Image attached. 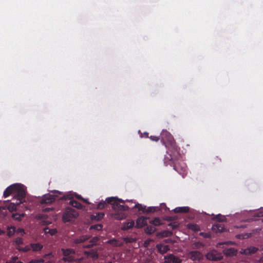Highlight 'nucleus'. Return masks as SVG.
<instances>
[{
  "mask_svg": "<svg viewBox=\"0 0 263 263\" xmlns=\"http://www.w3.org/2000/svg\"><path fill=\"white\" fill-rule=\"evenodd\" d=\"M108 263H112V262H111L109 261V262H108Z\"/></svg>",
  "mask_w": 263,
  "mask_h": 263,
  "instance_id": "53",
  "label": "nucleus"
},
{
  "mask_svg": "<svg viewBox=\"0 0 263 263\" xmlns=\"http://www.w3.org/2000/svg\"><path fill=\"white\" fill-rule=\"evenodd\" d=\"M106 203H107V202H105L104 201H101L97 204V208L99 210L103 209L105 207V206L106 205Z\"/></svg>",
  "mask_w": 263,
  "mask_h": 263,
  "instance_id": "37",
  "label": "nucleus"
},
{
  "mask_svg": "<svg viewBox=\"0 0 263 263\" xmlns=\"http://www.w3.org/2000/svg\"><path fill=\"white\" fill-rule=\"evenodd\" d=\"M90 238V236L87 235H82L79 237L74 239L73 242L75 244H79L85 242L88 240Z\"/></svg>",
  "mask_w": 263,
  "mask_h": 263,
  "instance_id": "14",
  "label": "nucleus"
},
{
  "mask_svg": "<svg viewBox=\"0 0 263 263\" xmlns=\"http://www.w3.org/2000/svg\"><path fill=\"white\" fill-rule=\"evenodd\" d=\"M213 220H216L219 222L223 221L225 217L222 216L221 214H218L215 216L213 218Z\"/></svg>",
  "mask_w": 263,
  "mask_h": 263,
  "instance_id": "35",
  "label": "nucleus"
},
{
  "mask_svg": "<svg viewBox=\"0 0 263 263\" xmlns=\"http://www.w3.org/2000/svg\"><path fill=\"white\" fill-rule=\"evenodd\" d=\"M175 213H186L190 211V208L188 206L177 207L174 209Z\"/></svg>",
  "mask_w": 263,
  "mask_h": 263,
  "instance_id": "18",
  "label": "nucleus"
},
{
  "mask_svg": "<svg viewBox=\"0 0 263 263\" xmlns=\"http://www.w3.org/2000/svg\"><path fill=\"white\" fill-rule=\"evenodd\" d=\"M76 197L77 199L82 200L84 201V202H87L86 200H85L84 199H83L81 195H77Z\"/></svg>",
  "mask_w": 263,
  "mask_h": 263,
  "instance_id": "45",
  "label": "nucleus"
},
{
  "mask_svg": "<svg viewBox=\"0 0 263 263\" xmlns=\"http://www.w3.org/2000/svg\"><path fill=\"white\" fill-rule=\"evenodd\" d=\"M168 159L171 161H172V164H173L174 169L179 174L183 173L186 168V166L185 163L180 160H174L173 157L171 155H170L169 157H166L165 159ZM171 164V163H170Z\"/></svg>",
  "mask_w": 263,
  "mask_h": 263,
  "instance_id": "6",
  "label": "nucleus"
},
{
  "mask_svg": "<svg viewBox=\"0 0 263 263\" xmlns=\"http://www.w3.org/2000/svg\"><path fill=\"white\" fill-rule=\"evenodd\" d=\"M6 263H9V262L7 261Z\"/></svg>",
  "mask_w": 263,
  "mask_h": 263,
  "instance_id": "54",
  "label": "nucleus"
},
{
  "mask_svg": "<svg viewBox=\"0 0 263 263\" xmlns=\"http://www.w3.org/2000/svg\"><path fill=\"white\" fill-rule=\"evenodd\" d=\"M144 135H145V137L148 138V133L147 132H145L144 133Z\"/></svg>",
  "mask_w": 263,
  "mask_h": 263,
  "instance_id": "47",
  "label": "nucleus"
},
{
  "mask_svg": "<svg viewBox=\"0 0 263 263\" xmlns=\"http://www.w3.org/2000/svg\"><path fill=\"white\" fill-rule=\"evenodd\" d=\"M206 258L209 260L218 261L222 259V256L221 253L216 250H213L209 252L206 255Z\"/></svg>",
  "mask_w": 263,
  "mask_h": 263,
  "instance_id": "8",
  "label": "nucleus"
},
{
  "mask_svg": "<svg viewBox=\"0 0 263 263\" xmlns=\"http://www.w3.org/2000/svg\"><path fill=\"white\" fill-rule=\"evenodd\" d=\"M155 211H156V210H155V207H149L145 211V213H149L154 212Z\"/></svg>",
  "mask_w": 263,
  "mask_h": 263,
  "instance_id": "43",
  "label": "nucleus"
},
{
  "mask_svg": "<svg viewBox=\"0 0 263 263\" xmlns=\"http://www.w3.org/2000/svg\"><path fill=\"white\" fill-rule=\"evenodd\" d=\"M4 202L7 203V204L5 206H0V212H2L3 210H5L6 209L12 212L16 210V206L18 205L16 204V202L15 203H9L8 201H5Z\"/></svg>",
  "mask_w": 263,
  "mask_h": 263,
  "instance_id": "9",
  "label": "nucleus"
},
{
  "mask_svg": "<svg viewBox=\"0 0 263 263\" xmlns=\"http://www.w3.org/2000/svg\"><path fill=\"white\" fill-rule=\"evenodd\" d=\"M212 229L214 231L217 233L223 232L225 230V228L223 224L217 223L213 226Z\"/></svg>",
  "mask_w": 263,
  "mask_h": 263,
  "instance_id": "17",
  "label": "nucleus"
},
{
  "mask_svg": "<svg viewBox=\"0 0 263 263\" xmlns=\"http://www.w3.org/2000/svg\"><path fill=\"white\" fill-rule=\"evenodd\" d=\"M99 238L98 236L93 237L90 241V244L85 246V248H91L93 247L94 245H96L98 241H99Z\"/></svg>",
  "mask_w": 263,
  "mask_h": 263,
  "instance_id": "24",
  "label": "nucleus"
},
{
  "mask_svg": "<svg viewBox=\"0 0 263 263\" xmlns=\"http://www.w3.org/2000/svg\"><path fill=\"white\" fill-rule=\"evenodd\" d=\"M112 216L114 218L117 220H122L126 218V215L122 212H117L112 214Z\"/></svg>",
  "mask_w": 263,
  "mask_h": 263,
  "instance_id": "20",
  "label": "nucleus"
},
{
  "mask_svg": "<svg viewBox=\"0 0 263 263\" xmlns=\"http://www.w3.org/2000/svg\"><path fill=\"white\" fill-rule=\"evenodd\" d=\"M31 247L33 251H41L43 248V245L39 243H31Z\"/></svg>",
  "mask_w": 263,
  "mask_h": 263,
  "instance_id": "22",
  "label": "nucleus"
},
{
  "mask_svg": "<svg viewBox=\"0 0 263 263\" xmlns=\"http://www.w3.org/2000/svg\"><path fill=\"white\" fill-rule=\"evenodd\" d=\"M16 263H23V262H21V261H18V262H17Z\"/></svg>",
  "mask_w": 263,
  "mask_h": 263,
  "instance_id": "51",
  "label": "nucleus"
},
{
  "mask_svg": "<svg viewBox=\"0 0 263 263\" xmlns=\"http://www.w3.org/2000/svg\"><path fill=\"white\" fill-rule=\"evenodd\" d=\"M28 263H34L33 260L29 261Z\"/></svg>",
  "mask_w": 263,
  "mask_h": 263,
  "instance_id": "50",
  "label": "nucleus"
},
{
  "mask_svg": "<svg viewBox=\"0 0 263 263\" xmlns=\"http://www.w3.org/2000/svg\"><path fill=\"white\" fill-rule=\"evenodd\" d=\"M145 231L147 234H151L154 233L156 231V229L154 226H149L146 228Z\"/></svg>",
  "mask_w": 263,
  "mask_h": 263,
  "instance_id": "30",
  "label": "nucleus"
},
{
  "mask_svg": "<svg viewBox=\"0 0 263 263\" xmlns=\"http://www.w3.org/2000/svg\"><path fill=\"white\" fill-rule=\"evenodd\" d=\"M63 254L62 260L65 262H72L77 260L76 254L74 249L71 248L61 249Z\"/></svg>",
  "mask_w": 263,
  "mask_h": 263,
  "instance_id": "5",
  "label": "nucleus"
},
{
  "mask_svg": "<svg viewBox=\"0 0 263 263\" xmlns=\"http://www.w3.org/2000/svg\"><path fill=\"white\" fill-rule=\"evenodd\" d=\"M189 228L195 232H198L200 230L199 227L197 224H190Z\"/></svg>",
  "mask_w": 263,
  "mask_h": 263,
  "instance_id": "36",
  "label": "nucleus"
},
{
  "mask_svg": "<svg viewBox=\"0 0 263 263\" xmlns=\"http://www.w3.org/2000/svg\"><path fill=\"white\" fill-rule=\"evenodd\" d=\"M106 201L107 203L111 204L112 209L115 211H126L129 209V208L128 205H124L123 203L125 201L132 202L133 200H123L117 197H110L107 198Z\"/></svg>",
  "mask_w": 263,
  "mask_h": 263,
  "instance_id": "4",
  "label": "nucleus"
},
{
  "mask_svg": "<svg viewBox=\"0 0 263 263\" xmlns=\"http://www.w3.org/2000/svg\"><path fill=\"white\" fill-rule=\"evenodd\" d=\"M12 218L17 221H21L22 220V218L24 217V214H20L18 213H14L12 215Z\"/></svg>",
  "mask_w": 263,
  "mask_h": 263,
  "instance_id": "32",
  "label": "nucleus"
},
{
  "mask_svg": "<svg viewBox=\"0 0 263 263\" xmlns=\"http://www.w3.org/2000/svg\"><path fill=\"white\" fill-rule=\"evenodd\" d=\"M85 254H86L88 257H93L96 256V252L93 250L86 251L85 252Z\"/></svg>",
  "mask_w": 263,
  "mask_h": 263,
  "instance_id": "39",
  "label": "nucleus"
},
{
  "mask_svg": "<svg viewBox=\"0 0 263 263\" xmlns=\"http://www.w3.org/2000/svg\"><path fill=\"white\" fill-rule=\"evenodd\" d=\"M4 231L0 229V235L4 234Z\"/></svg>",
  "mask_w": 263,
  "mask_h": 263,
  "instance_id": "49",
  "label": "nucleus"
},
{
  "mask_svg": "<svg viewBox=\"0 0 263 263\" xmlns=\"http://www.w3.org/2000/svg\"><path fill=\"white\" fill-rule=\"evenodd\" d=\"M223 254L227 256H233L237 254V250L233 248L226 249L223 251Z\"/></svg>",
  "mask_w": 263,
  "mask_h": 263,
  "instance_id": "15",
  "label": "nucleus"
},
{
  "mask_svg": "<svg viewBox=\"0 0 263 263\" xmlns=\"http://www.w3.org/2000/svg\"><path fill=\"white\" fill-rule=\"evenodd\" d=\"M149 138L152 141L156 142H157L159 141V140H160V136L158 137L156 136H151Z\"/></svg>",
  "mask_w": 263,
  "mask_h": 263,
  "instance_id": "41",
  "label": "nucleus"
},
{
  "mask_svg": "<svg viewBox=\"0 0 263 263\" xmlns=\"http://www.w3.org/2000/svg\"><path fill=\"white\" fill-rule=\"evenodd\" d=\"M69 204L73 207H74L78 209H82L83 208V206L81 203L75 200H71L69 202Z\"/></svg>",
  "mask_w": 263,
  "mask_h": 263,
  "instance_id": "23",
  "label": "nucleus"
},
{
  "mask_svg": "<svg viewBox=\"0 0 263 263\" xmlns=\"http://www.w3.org/2000/svg\"><path fill=\"white\" fill-rule=\"evenodd\" d=\"M160 141L166 148L171 152H177L178 146L173 136L166 130H163L160 134Z\"/></svg>",
  "mask_w": 263,
  "mask_h": 263,
  "instance_id": "2",
  "label": "nucleus"
},
{
  "mask_svg": "<svg viewBox=\"0 0 263 263\" xmlns=\"http://www.w3.org/2000/svg\"><path fill=\"white\" fill-rule=\"evenodd\" d=\"M135 224L134 221L133 220H129L125 223H124L122 229L123 230H127L129 229L132 228Z\"/></svg>",
  "mask_w": 263,
  "mask_h": 263,
  "instance_id": "19",
  "label": "nucleus"
},
{
  "mask_svg": "<svg viewBox=\"0 0 263 263\" xmlns=\"http://www.w3.org/2000/svg\"><path fill=\"white\" fill-rule=\"evenodd\" d=\"M12 194H15L14 198L16 199V204H20L25 201L26 190L23 185L16 183L10 185L4 191L3 196L6 198Z\"/></svg>",
  "mask_w": 263,
  "mask_h": 263,
  "instance_id": "1",
  "label": "nucleus"
},
{
  "mask_svg": "<svg viewBox=\"0 0 263 263\" xmlns=\"http://www.w3.org/2000/svg\"><path fill=\"white\" fill-rule=\"evenodd\" d=\"M16 247L20 246L23 243V239L21 237H17L14 241Z\"/></svg>",
  "mask_w": 263,
  "mask_h": 263,
  "instance_id": "38",
  "label": "nucleus"
},
{
  "mask_svg": "<svg viewBox=\"0 0 263 263\" xmlns=\"http://www.w3.org/2000/svg\"><path fill=\"white\" fill-rule=\"evenodd\" d=\"M51 209L50 208H46L44 210L45 212H49Z\"/></svg>",
  "mask_w": 263,
  "mask_h": 263,
  "instance_id": "48",
  "label": "nucleus"
},
{
  "mask_svg": "<svg viewBox=\"0 0 263 263\" xmlns=\"http://www.w3.org/2000/svg\"><path fill=\"white\" fill-rule=\"evenodd\" d=\"M189 257L193 261H200L201 260L203 256L201 253H200L198 251H193L190 252L189 254Z\"/></svg>",
  "mask_w": 263,
  "mask_h": 263,
  "instance_id": "10",
  "label": "nucleus"
},
{
  "mask_svg": "<svg viewBox=\"0 0 263 263\" xmlns=\"http://www.w3.org/2000/svg\"><path fill=\"white\" fill-rule=\"evenodd\" d=\"M54 258V254L52 252H50L48 254H46L44 255V258L45 259H49L50 260L48 261L46 263H52V258Z\"/></svg>",
  "mask_w": 263,
  "mask_h": 263,
  "instance_id": "28",
  "label": "nucleus"
},
{
  "mask_svg": "<svg viewBox=\"0 0 263 263\" xmlns=\"http://www.w3.org/2000/svg\"><path fill=\"white\" fill-rule=\"evenodd\" d=\"M258 250V248L251 246L246 249H241L240 252L241 253L244 254L246 255H249L255 253Z\"/></svg>",
  "mask_w": 263,
  "mask_h": 263,
  "instance_id": "11",
  "label": "nucleus"
},
{
  "mask_svg": "<svg viewBox=\"0 0 263 263\" xmlns=\"http://www.w3.org/2000/svg\"><path fill=\"white\" fill-rule=\"evenodd\" d=\"M104 216V213L100 212L96 213V215H93L91 216V219L93 220L99 221L101 220Z\"/></svg>",
  "mask_w": 263,
  "mask_h": 263,
  "instance_id": "25",
  "label": "nucleus"
},
{
  "mask_svg": "<svg viewBox=\"0 0 263 263\" xmlns=\"http://www.w3.org/2000/svg\"><path fill=\"white\" fill-rule=\"evenodd\" d=\"M151 241L152 240L151 239L145 240V242H144V246H145V247H147L148 245L149 244V242Z\"/></svg>",
  "mask_w": 263,
  "mask_h": 263,
  "instance_id": "46",
  "label": "nucleus"
},
{
  "mask_svg": "<svg viewBox=\"0 0 263 263\" xmlns=\"http://www.w3.org/2000/svg\"><path fill=\"white\" fill-rule=\"evenodd\" d=\"M151 224H154L155 226H159L162 224L161 219L158 217L155 218L153 220L150 221Z\"/></svg>",
  "mask_w": 263,
  "mask_h": 263,
  "instance_id": "29",
  "label": "nucleus"
},
{
  "mask_svg": "<svg viewBox=\"0 0 263 263\" xmlns=\"http://www.w3.org/2000/svg\"><path fill=\"white\" fill-rule=\"evenodd\" d=\"M107 243L110 244L113 247H120L123 245V243L122 242H120L119 240L114 238L109 240L107 241Z\"/></svg>",
  "mask_w": 263,
  "mask_h": 263,
  "instance_id": "21",
  "label": "nucleus"
},
{
  "mask_svg": "<svg viewBox=\"0 0 263 263\" xmlns=\"http://www.w3.org/2000/svg\"><path fill=\"white\" fill-rule=\"evenodd\" d=\"M159 252L161 254L165 253L170 250L169 246L167 245H164L162 244H158L156 246Z\"/></svg>",
  "mask_w": 263,
  "mask_h": 263,
  "instance_id": "16",
  "label": "nucleus"
},
{
  "mask_svg": "<svg viewBox=\"0 0 263 263\" xmlns=\"http://www.w3.org/2000/svg\"><path fill=\"white\" fill-rule=\"evenodd\" d=\"M165 261L163 263H180L179 259L173 254H170L165 257Z\"/></svg>",
  "mask_w": 263,
  "mask_h": 263,
  "instance_id": "13",
  "label": "nucleus"
},
{
  "mask_svg": "<svg viewBox=\"0 0 263 263\" xmlns=\"http://www.w3.org/2000/svg\"><path fill=\"white\" fill-rule=\"evenodd\" d=\"M133 208L138 209V211H142L143 213H145V211L146 210V206L142 205L138 203H136Z\"/></svg>",
  "mask_w": 263,
  "mask_h": 263,
  "instance_id": "31",
  "label": "nucleus"
},
{
  "mask_svg": "<svg viewBox=\"0 0 263 263\" xmlns=\"http://www.w3.org/2000/svg\"><path fill=\"white\" fill-rule=\"evenodd\" d=\"M147 218L144 217H140L137 219L136 227L141 228L147 224Z\"/></svg>",
  "mask_w": 263,
  "mask_h": 263,
  "instance_id": "12",
  "label": "nucleus"
},
{
  "mask_svg": "<svg viewBox=\"0 0 263 263\" xmlns=\"http://www.w3.org/2000/svg\"><path fill=\"white\" fill-rule=\"evenodd\" d=\"M45 233L46 234H50L51 236H53L57 233V231L56 229H50L49 228H46L45 229Z\"/></svg>",
  "mask_w": 263,
  "mask_h": 263,
  "instance_id": "34",
  "label": "nucleus"
},
{
  "mask_svg": "<svg viewBox=\"0 0 263 263\" xmlns=\"http://www.w3.org/2000/svg\"><path fill=\"white\" fill-rule=\"evenodd\" d=\"M102 228H103L102 224H94V225L91 226L89 229L90 230L94 229V230H96L97 231H100L102 229Z\"/></svg>",
  "mask_w": 263,
  "mask_h": 263,
  "instance_id": "33",
  "label": "nucleus"
},
{
  "mask_svg": "<svg viewBox=\"0 0 263 263\" xmlns=\"http://www.w3.org/2000/svg\"><path fill=\"white\" fill-rule=\"evenodd\" d=\"M16 232L17 233L21 234L22 236H23L25 234L24 230L22 228H18Z\"/></svg>",
  "mask_w": 263,
  "mask_h": 263,
  "instance_id": "44",
  "label": "nucleus"
},
{
  "mask_svg": "<svg viewBox=\"0 0 263 263\" xmlns=\"http://www.w3.org/2000/svg\"><path fill=\"white\" fill-rule=\"evenodd\" d=\"M123 239L126 243H131L135 241L134 238L132 237H124Z\"/></svg>",
  "mask_w": 263,
  "mask_h": 263,
  "instance_id": "40",
  "label": "nucleus"
},
{
  "mask_svg": "<svg viewBox=\"0 0 263 263\" xmlns=\"http://www.w3.org/2000/svg\"><path fill=\"white\" fill-rule=\"evenodd\" d=\"M162 234L163 236L168 237L171 236L173 234V233L170 231H164L162 232Z\"/></svg>",
  "mask_w": 263,
  "mask_h": 263,
  "instance_id": "42",
  "label": "nucleus"
},
{
  "mask_svg": "<svg viewBox=\"0 0 263 263\" xmlns=\"http://www.w3.org/2000/svg\"><path fill=\"white\" fill-rule=\"evenodd\" d=\"M59 191H54L52 194H48L43 196L41 200V204H51L56 200H67L70 199L71 197L70 195H63Z\"/></svg>",
  "mask_w": 263,
  "mask_h": 263,
  "instance_id": "3",
  "label": "nucleus"
},
{
  "mask_svg": "<svg viewBox=\"0 0 263 263\" xmlns=\"http://www.w3.org/2000/svg\"><path fill=\"white\" fill-rule=\"evenodd\" d=\"M77 212L72 208H67L63 213L62 220L64 222H70L78 216Z\"/></svg>",
  "mask_w": 263,
  "mask_h": 263,
  "instance_id": "7",
  "label": "nucleus"
},
{
  "mask_svg": "<svg viewBox=\"0 0 263 263\" xmlns=\"http://www.w3.org/2000/svg\"><path fill=\"white\" fill-rule=\"evenodd\" d=\"M15 232V228L14 226L8 227L7 228V235L9 237L12 236Z\"/></svg>",
  "mask_w": 263,
  "mask_h": 263,
  "instance_id": "27",
  "label": "nucleus"
},
{
  "mask_svg": "<svg viewBox=\"0 0 263 263\" xmlns=\"http://www.w3.org/2000/svg\"><path fill=\"white\" fill-rule=\"evenodd\" d=\"M16 249L19 251H22V252H28V251H29L31 250V244L30 245L26 246L25 247H21V246H18V247H16Z\"/></svg>",
  "mask_w": 263,
  "mask_h": 263,
  "instance_id": "26",
  "label": "nucleus"
},
{
  "mask_svg": "<svg viewBox=\"0 0 263 263\" xmlns=\"http://www.w3.org/2000/svg\"><path fill=\"white\" fill-rule=\"evenodd\" d=\"M176 228V226H174L173 228Z\"/></svg>",
  "mask_w": 263,
  "mask_h": 263,
  "instance_id": "52",
  "label": "nucleus"
}]
</instances>
